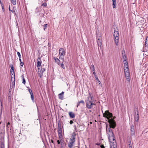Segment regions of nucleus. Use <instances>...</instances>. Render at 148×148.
Here are the masks:
<instances>
[{"mask_svg":"<svg viewBox=\"0 0 148 148\" xmlns=\"http://www.w3.org/2000/svg\"><path fill=\"white\" fill-rule=\"evenodd\" d=\"M102 112L103 117L106 118L108 120V121L109 123V127L114 129L116 126V124L114 119L112 118L113 116L112 114L109 112V110L106 111L104 113L102 111Z\"/></svg>","mask_w":148,"mask_h":148,"instance_id":"nucleus-1","label":"nucleus"},{"mask_svg":"<svg viewBox=\"0 0 148 148\" xmlns=\"http://www.w3.org/2000/svg\"><path fill=\"white\" fill-rule=\"evenodd\" d=\"M106 133L109 141L114 140V136L113 132L110 127H108V125H106Z\"/></svg>","mask_w":148,"mask_h":148,"instance_id":"nucleus-2","label":"nucleus"},{"mask_svg":"<svg viewBox=\"0 0 148 148\" xmlns=\"http://www.w3.org/2000/svg\"><path fill=\"white\" fill-rule=\"evenodd\" d=\"M114 40L116 45L118 46L119 45V33L116 30V29H114Z\"/></svg>","mask_w":148,"mask_h":148,"instance_id":"nucleus-3","label":"nucleus"},{"mask_svg":"<svg viewBox=\"0 0 148 148\" xmlns=\"http://www.w3.org/2000/svg\"><path fill=\"white\" fill-rule=\"evenodd\" d=\"M75 142V136L72 135V138H70L69 142L67 144L68 147L69 148H72L73 147V145Z\"/></svg>","mask_w":148,"mask_h":148,"instance_id":"nucleus-4","label":"nucleus"},{"mask_svg":"<svg viewBox=\"0 0 148 148\" xmlns=\"http://www.w3.org/2000/svg\"><path fill=\"white\" fill-rule=\"evenodd\" d=\"M65 51L63 48H60L59 49V58L64 61V56L65 54Z\"/></svg>","mask_w":148,"mask_h":148,"instance_id":"nucleus-5","label":"nucleus"},{"mask_svg":"<svg viewBox=\"0 0 148 148\" xmlns=\"http://www.w3.org/2000/svg\"><path fill=\"white\" fill-rule=\"evenodd\" d=\"M10 67L11 68L10 70V73L11 74L13 75H14V81H13V86H14L15 84V73L14 71V67L12 65H10Z\"/></svg>","mask_w":148,"mask_h":148,"instance_id":"nucleus-6","label":"nucleus"},{"mask_svg":"<svg viewBox=\"0 0 148 148\" xmlns=\"http://www.w3.org/2000/svg\"><path fill=\"white\" fill-rule=\"evenodd\" d=\"M93 105H95L94 103H93L91 101L87 102L86 106L88 109H91L93 107Z\"/></svg>","mask_w":148,"mask_h":148,"instance_id":"nucleus-7","label":"nucleus"},{"mask_svg":"<svg viewBox=\"0 0 148 148\" xmlns=\"http://www.w3.org/2000/svg\"><path fill=\"white\" fill-rule=\"evenodd\" d=\"M134 119L135 122L136 124H138V123L139 120V115L138 114H136V113H134Z\"/></svg>","mask_w":148,"mask_h":148,"instance_id":"nucleus-8","label":"nucleus"},{"mask_svg":"<svg viewBox=\"0 0 148 148\" xmlns=\"http://www.w3.org/2000/svg\"><path fill=\"white\" fill-rule=\"evenodd\" d=\"M98 46L101 47L102 44V37H96Z\"/></svg>","mask_w":148,"mask_h":148,"instance_id":"nucleus-9","label":"nucleus"},{"mask_svg":"<svg viewBox=\"0 0 148 148\" xmlns=\"http://www.w3.org/2000/svg\"><path fill=\"white\" fill-rule=\"evenodd\" d=\"M131 134L132 136L134 135L135 134V130L134 126L133 125L130 126Z\"/></svg>","mask_w":148,"mask_h":148,"instance_id":"nucleus-10","label":"nucleus"},{"mask_svg":"<svg viewBox=\"0 0 148 148\" xmlns=\"http://www.w3.org/2000/svg\"><path fill=\"white\" fill-rule=\"evenodd\" d=\"M124 72L125 75H130V72L129 69L128 68L125 67L124 69Z\"/></svg>","mask_w":148,"mask_h":148,"instance_id":"nucleus-11","label":"nucleus"},{"mask_svg":"<svg viewBox=\"0 0 148 148\" xmlns=\"http://www.w3.org/2000/svg\"><path fill=\"white\" fill-rule=\"evenodd\" d=\"M110 142V147H114V145L116 146V141L114 139V140H112L110 141H109Z\"/></svg>","mask_w":148,"mask_h":148,"instance_id":"nucleus-12","label":"nucleus"},{"mask_svg":"<svg viewBox=\"0 0 148 148\" xmlns=\"http://www.w3.org/2000/svg\"><path fill=\"white\" fill-rule=\"evenodd\" d=\"M2 103L1 100H0V119H1L2 110Z\"/></svg>","mask_w":148,"mask_h":148,"instance_id":"nucleus-13","label":"nucleus"},{"mask_svg":"<svg viewBox=\"0 0 148 148\" xmlns=\"http://www.w3.org/2000/svg\"><path fill=\"white\" fill-rule=\"evenodd\" d=\"M93 73L95 77V78L96 80H97V81H98V82L99 83V84H101V82H100V81L99 79L97 77V75L96 74V73H95V72H93Z\"/></svg>","mask_w":148,"mask_h":148,"instance_id":"nucleus-14","label":"nucleus"},{"mask_svg":"<svg viewBox=\"0 0 148 148\" xmlns=\"http://www.w3.org/2000/svg\"><path fill=\"white\" fill-rule=\"evenodd\" d=\"M58 132L59 136V138L60 139L61 138H62V131H58Z\"/></svg>","mask_w":148,"mask_h":148,"instance_id":"nucleus-15","label":"nucleus"},{"mask_svg":"<svg viewBox=\"0 0 148 148\" xmlns=\"http://www.w3.org/2000/svg\"><path fill=\"white\" fill-rule=\"evenodd\" d=\"M38 60H40V61H38L37 62L36 65L37 67L40 66L41 65V61L40 60V57L38 58Z\"/></svg>","mask_w":148,"mask_h":148,"instance_id":"nucleus-16","label":"nucleus"},{"mask_svg":"<svg viewBox=\"0 0 148 148\" xmlns=\"http://www.w3.org/2000/svg\"><path fill=\"white\" fill-rule=\"evenodd\" d=\"M54 59L55 60V62L58 65L60 64V61L58 58H57L55 57L54 58Z\"/></svg>","mask_w":148,"mask_h":148,"instance_id":"nucleus-17","label":"nucleus"},{"mask_svg":"<svg viewBox=\"0 0 148 148\" xmlns=\"http://www.w3.org/2000/svg\"><path fill=\"white\" fill-rule=\"evenodd\" d=\"M116 0H112V7L113 8H115L116 5Z\"/></svg>","mask_w":148,"mask_h":148,"instance_id":"nucleus-18","label":"nucleus"},{"mask_svg":"<svg viewBox=\"0 0 148 148\" xmlns=\"http://www.w3.org/2000/svg\"><path fill=\"white\" fill-rule=\"evenodd\" d=\"M64 93V92L63 91H62L61 93L59 94V98L60 99H61L62 100L63 99V95Z\"/></svg>","mask_w":148,"mask_h":148,"instance_id":"nucleus-19","label":"nucleus"},{"mask_svg":"<svg viewBox=\"0 0 148 148\" xmlns=\"http://www.w3.org/2000/svg\"><path fill=\"white\" fill-rule=\"evenodd\" d=\"M69 114L70 117L71 118H73L75 117V114L72 112H69Z\"/></svg>","mask_w":148,"mask_h":148,"instance_id":"nucleus-20","label":"nucleus"},{"mask_svg":"<svg viewBox=\"0 0 148 148\" xmlns=\"http://www.w3.org/2000/svg\"><path fill=\"white\" fill-rule=\"evenodd\" d=\"M123 62L124 65V68L126 67L128 68V63L127 61L126 60H123Z\"/></svg>","mask_w":148,"mask_h":148,"instance_id":"nucleus-21","label":"nucleus"},{"mask_svg":"<svg viewBox=\"0 0 148 148\" xmlns=\"http://www.w3.org/2000/svg\"><path fill=\"white\" fill-rule=\"evenodd\" d=\"M96 37H102L101 33L99 32V30L96 31Z\"/></svg>","mask_w":148,"mask_h":148,"instance_id":"nucleus-22","label":"nucleus"},{"mask_svg":"<svg viewBox=\"0 0 148 148\" xmlns=\"http://www.w3.org/2000/svg\"><path fill=\"white\" fill-rule=\"evenodd\" d=\"M81 103L83 104H84V101L83 100H81L79 101H78L77 103V107H78V106H79L80 105V104H81Z\"/></svg>","mask_w":148,"mask_h":148,"instance_id":"nucleus-23","label":"nucleus"},{"mask_svg":"<svg viewBox=\"0 0 148 148\" xmlns=\"http://www.w3.org/2000/svg\"><path fill=\"white\" fill-rule=\"evenodd\" d=\"M136 113V114H138L139 112L138 108L136 106L134 108V113Z\"/></svg>","mask_w":148,"mask_h":148,"instance_id":"nucleus-24","label":"nucleus"},{"mask_svg":"<svg viewBox=\"0 0 148 148\" xmlns=\"http://www.w3.org/2000/svg\"><path fill=\"white\" fill-rule=\"evenodd\" d=\"M60 145V147H64V145H66V143H65L64 141H62L61 142Z\"/></svg>","mask_w":148,"mask_h":148,"instance_id":"nucleus-25","label":"nucleus"},{"mask_svg":"<svg viewBox=\"0 0 148 148\" xmlns=\"http://www.w3.org/2000/svg\"><path fill=\"white\" fill-rule=\"evenodd\" d=\"M6 127H7V130L8 131H10V132H11L12 127L11 126H10L7 125Z\"/></svg>","mask_w":148,"mask_h":148,"instance_id":"nucleus-26","label":"nucleus"},{"mask_svg":"<svg viewBox=\"0 0 148 148\" xmlns=\"http://www.w3.org/2000/svg\"><path fill=\"white\" fill-rule=\"evenodd\" d=\"M0 148H5V145L4 143L1 142L0 143Z\"/></svg>","mask_w":148,"mask_h":148,"instance_id":"nucleus-27","label":"nucleus"},{"mask_svg":"<svg viewBox=\"0 0 148 148\" xmlns=\"http://www.w3.org/2000/svg\"><path fill=\"white\" fill-rule=\"evenodd\" d=\"M21 77L22 78V80L23 81L22 83L23 84H25V80L24 78V77L23 75H22Z\"/></svg>","mask_w":148,"mask_h":148,"instance_id":"nucleus-28","label":"nucleus"},{"mask_svg":"<svg viewBox=\"0 0 148 148\" xmlns=\"http://www.w3.org/2000/svg\"><path fill=\"white\" fill-rule=\"evenodd\" d=\"M125 77L126 79L128 81V82H130V75H125Z\"/></svg>","mask_w":148,"mask_h":148,"instance_id":"nucleus-29","label":"nucleus"},{"mask_svg":"<svg viewBox=\"0 0 148 148\" xmlns=\"http://www.w3.org/2000/svg\"><path fill=\"white\" fill-rule=\"evenodd\" d=\"M58 131H62L61 126L60 124L58 123Z\"/></svg>","mask_w":148,"mask_h":148,"instance_id":"nucleus-30","label":"nucleus"},{"mask_svg":"<svg viewBox=\"0 0 148 148\" xmlns=\"http://www.w3.org/2000/svg\"><path fill=\"white\" fill-rule=\"evenodd\" d=\"M31 98L33 102L34 103L35 101L34 99V96L33 94L31 95Z\"/></svg>","mask_w":148,"mask_h":148,"instance_id":"nucleus-31","label":"nucleus"},{"mask_svg":"<svg viewBox=\"0 0 148 148\" xmlns=\"http://www.w3.org/2000/svg\"><path fill=\"white\" fill-rule=\"evenodd\" d=\"M11 3L13 5H14L16 4V0H11Z\"/></svg>","mask_w":148,"mask_h":148,"instance_id":"nucleus-32","label":"nucleus"},{"mask_svg":"<svg viewBox=\"0 0 148 148\" xmlns=\"http://www.w3.org/2000/svg\"><path fill=\"white\" fill-rule=\"evenodd\" d=\"M8 100L9 102H12V97L11 96H9L8 97Z\"/></svg>","mask_w":148,"mask_h":148,"instance_id":"nucleus-33","label":"nucleus"},{"mask_svg":"<svg viewBox=\"0 0 148 148\" xmlns=\"http://www.w3.org/2000/svg\"><path fill=\"white\" fill-rule=\"evenodd\" d=\"M39 9L38 8H37L36 9L35 13L36 14H38L39 12Z\"/></svg>","mask_w":148,"mask_h":148,"instance_id":"nucleus-34","label":"nucleus"},{"mask_svg":"<svg viewBox=\"0 0 148 148\" xmlns=\"http://www.w3.org/2000/svg\"><path fill=\"white\" fill-rule=\"evenodd\" d=\"M90 69H92V71L94 72H95V67H94V65L93 64H92L91 66L90 67Z\"/></svg>","mask_w":148,"mask_h":148,"instance_id":"nucleus-35","label":"nucleus"},{"mask_svg":"<svg viewBox=\"0 0 148 148\" xmlns=\"http://www.w3.org/2000/svg\"><path fill=\"white\" fill-rule=\"evenodd\" d=\"M63 63V62H62V63L61 64H60L61 65V67L63 68V69H65V66H64V64Z\"/></svg>","mask_w":148,"mask_h":148,"instance_id":"nucleus-36","label":"nucleus"},{"mask_svg":"<svg viewBox=\"0 0 148 148\" xmlns=\"http://www.w3.org/2000/svg\"><path fill=\"white\" fill-rule=\"evenodd\" d=\"M122 56L125 55V51L124 49H123L122 51Z\"/></svg>","mask_w":148,"mask_h":148,"instance_id":"nucleus-37","label":"nucleus"},{"mask_svg":"<svg viewBox=\"0 0 148 148\" xmlns=\"http://www.w3.org/2000/svg\"><path fill=\"white\" fill-rule=\"evenodd\" d=\"M123 60H127V57L126 55L122 56Z\"/></svg>","mask_w":148,"mask_h":148,"instance_id":"nucleus-38","label":"nucleus"},{"mask_svg":"<svg viewBox=\"0 0 148 148\" xmlns=\"http://www.w3.org/2000/svg\"><path fill=\"white\" fill-rule=\"evenodd\" d=\"M47 24H45L44 25L43 27H44V30H45L47 28Z\"/></svg>","mask_w":148,"mask_h":148,"instance_id":"nucleus-39","label":"nucleus"},{"mask_svg":"<svg viewBox=\"0 0 148 148\" xmlns=\"http://www.w3.org/2000/svg\"><path fill=\"white\" fill-rule=\"evenodd\" d=\"M145 45L148 44V36L147 37L145 42Z\"/></svg>","mask_w":148,"mask_h":148,"instance_id":"nucleus-40","label":"nucleus"},{"mask_svg":"<svg viewBox=\"0 0 148 148\" xmlns=\"http://www.w3.org/2000/svg\"><path fill=\"white\" fill-rule=\"evenodd\" d=\"M42 5L43 6L46 7L47 6L46 3H44L42 4Z\"/></svg>","mask_w":148,"mask_h":148,"instance_id":"nucleus-41","label":"nucleus"},{"mask_svg":"<svg viewBox=\"0 0 148 148\" xmlns=\"http://www.w3.org/2000/svg\"><path fill=\"white\" fill-rule=\"evenodd\" d=\"M0 3H1V4L2 8V10H3V11L4 12V9L3 6V4H2V3H1V1L0 0Z\"/></svg>","mask_w":148,"mask_h":148,"instance_id":"nucleus-42","label":"nucleus"},{"mask_svg":"<svg viewBox=\"0 0 148 148\" xmlns=\"http://www.w3.org/2000/svg\"><path fill=\"white\" fill-rule=\"evenodd\" d=\"M89 97H90V99H91V100H92V98H93V96H91V95H90V92H89Z\"/></svg>","mask_w":148,"mask_h":148,"instance_id":"nucleus-43","label":"nucleus"},{"mask_svg":"<svg viewBox=\"0 0 148 148\" xmlns=\"http://www.w3.org/2000/svg\"><path fill=\"white\" fill-rule=\"evenodd\" d=\"M128 143H129L128 144L129 146H132V144L130 140L129 141H128Z\"/></svg>","mask_w":148,"mask_h":148,"instance_id":"nucleus-44","label":"nucleus"},{"mask_svg":"<svg viewBox=\"0 0 148 148\" xmlns=\"http://www.w3.org/2000/svg\"><path fill=\"white\" fill-rule=\"evenodd\" d=\"M17 55H18L19 58H21V55L20 53L19 52H18L17 53Z\"/></svg>","mask_w":148,"mask_h":148,"instance_id":"nucleus-45","label":"nucleus"},{"mask_svg":"<svg viewBox=\"0 0 148 148\" xmlns=\"http://www.w3.org/2000/svg\"><path fill=\"white\" fill-rule=\"evenodd\" d=\"M11 91H10L9 92V93L8 94V96L9 97V96H11Z\"/></svg>","mask_w":148,"mask_h":148,"instance_id":"nucleus-46","label":"nucleus"},{"mask_svg":"<svg viewBox=\"0 0 148 148\" xmlns=\"http://www.w3.org/2000/svg\"><path fill=\"white\" fill-rule=\"evenodd\" d=\"M24 64V63L23 62H20V65L22 67Z\"/></svg>","mask_w":148,"mask_h":148,"instance_id":"nucleus-47","label":"nucleus"},{"mask_svg":"<svg viewBox=\"0 0 148 148\" xmlns=\"http://www.w3.org/2000/svg\"><path fill=\"white\" fill-rule=\"evenodd\" d=\"M62 141H61V140H57V142L58 143V144H60L61 143V142Z\"/></svg>","mask_w":148,"mask_h":148,"instance_id":"nucleus-48","label":"nucleus"},{"mask_svg":"<svg viewBox=\"0 0 148 148\" xmlns=\"http://www.w3.org/2000/svg\"><path fill=\"white\" fill-rule=\"evenodd\" d=\"M45 70V68H42V72L43 73L44 72Z\"/></svg>","mask_w":148,"mask_h":148,"instance_id":"nucleus-49","label":"nucleus"},{"mask_svg":"<svg viewBox=\"0 0 148 148\" xmlns=\"http://www.w3.org/2000/svg\"><path fill=\"white\" fill-rule=\"evenodd\" d=\"M73 123V122L71 120V121H70V123L71 125Z\"/></svg>","mask_w":148,"mask_h":148,"instance_id":"nucleus-50","label":"nucleus"},{"mask_svg":"<svg viewBox=\"0 0 148 148\" xmlns=\"http://www.w3.org/2000/svg\"><path fill=\"white\" fill-rule=\"evenodd\" d=\"M110 148H116V146H115V145H114V147H110Z\"/></svg>","mask_w":148,"mask_h":148,"instance_id":"nucleus-51","label":"nucleus"},{"mask_svg":"<svg viewBox=\"0 0 148 148\" xmlns=\"http://www.w3.org/2000/svg\"><path fill=\"white\" fill-rule=\"evenodd\" d=\"M101 148H105L104 146L103 145H101L100 146Z\"/></svg>","mask_w":148,"mask_h":148,"instance_id":"nucleus-52","label":"nucleus"},{"mask_svg":"<svg viewBox=\"0 0 148 148\" xmlns=\"http://www.w3.org/2000/svg\"><path fill=\"white\" fill-rule=\"evenodd\" d=\"M30 94V95H32L33 94V93L32 92V91H31L30 92H29Z\"/></svg>","mask_w":148,"mask_h":148,"instance_id":"nucleus-53","label":"nucleus"},{"mask_svg":"<svg viewBox=\"0 0 148 148\" xmlns=\"http://www.w3.org/2000/svg\"><path fill=\"white\" fill-rule=\"evenodd\" d=\"M9 10L10 11H11L12 12H12V10H11L10 9V5L9 6Z\"/></svg>","mask_w":148,"mask_h":148,"instance_id":"nucleus-54","label":"nucleus"},{"mask_svg":"<svg viewBox=\"0 0 148 148\" xmlns=\"http://www.w3.org/2000/svg\"><path fill=\"white\" fill-rule=\"evenodd\" d=\"M51 142L52 143L54 144V141L52 140H51Z\"/></svg>","mask_w":148,"mask_h":148,"instance_id":"nucleus-55","label":"nucleus"},{"mask_svg":"<svg viewBox=\"0 0 148 148\" xmlns=\"http://www.w3.org/2000/svg\"><path fill=\"white\" fill-rule=\"evenodd\" d=\"M31 91H32V90L31 89H30V88L29 89L28 91L29 92H30Z\"/></svg>","mask_w":148,"mask_h":148,"instance_id":"nucleus-56","label":"nucleus"},{"mask_svg":"<svg viewBox=\"0 0 148 148\" xmlns=\"http://www.w3.org/2000/svg\"><path fill=\"white\" fill-rule=\"evenodd\" d=\"M19 61H20V62H22V61H21V58H19Z\"/></svg>","mask_w":148,"mask_h":148,"instance_id":"nucleus-57","label":"nucleus"},{"mask_svg":"<svg viewBox=\"0 0 148 148\" xmlns=\"http://www.w3.org/2000/svg\"><path fill=\"white\" fill-rule=\"evenodd\" d=\"M129 148H132V146H129Z\"/></svg>","mask_w":148,"mask_h":148,"instance_id":"nucleus-58","label":"nucleus"},{"mask_svg":"<svg viewBox=\"0 0 148 148\" xmlns=\"http://www.w3.org/2000/svg\"><path fill=\"white\" fill-rule=\"evenodd\" d=\"M10 125V123L9 122H8L7 123V125Z\"/></svg>","mask_w":148,"mask_h":148,"instance_id":"nucleus-59","label":"nucleus"},{"mask_svg":"<svg viewBox=\"0 0 148 148\" xmlns=\"http://www.w3.org/2000/svg\"><path fill=\"white\" fill-rule=\"evenodd\" d=\"M96 145H99V144L98 143H96Z\"/></svg>","mask_w":148,"mask_h":148,"instance_id":"nucleus-60","label":"nucleus"},{"mask_svg":"<svg viewBox=\"0 0 148 148\" xmlns=\"http://www.w3.org/2000/svg\"><path fill=\"white\" fill-rule=\"evenodd\" d=\"M74 127H75V130H76V126H75H75H74Z\"/></svg>","mask_w":148,"mask_h":148,"instance_id":"nucleus-61","label":"nucleus"},{"mask_svg":"<svg viewBox=\"0 0 148 148\" xmlns=\"http://www.w3.org/2000/svg\"><path fill=\"white\" fill-rule=\"evenodd\" d=\"M141 23H142V22H144V21L143 20V21H142V20H141Z\"/></svg>","mask_w":148,"mask_h":148,"instance_id":"nucleus-62","label":"nucleus"},{"mask_svg":"<svg viewBox=\"0 0 148 148\" xmlns=\"http://www.w3.org/2000/svg\"><path fill=\"white\" fill-rule=\"evenodd\" d=\"M141 23H142V22H144V21L143 20V21H142V20H141Z\"/></svg>","mask_w":148,"mask_h":148,"instance_id":"nucleus-63","label":"nucleus"},{"mask_svg":"<svg viewBox=\"0 0 148 148\" xmlns=\"http://www.w3.org/2000/svg\"><path fill=\"white\" fill-rule=\"evenodd\" d=\"M145 45L146 46H147L148 48V44H147L146 45Z\"/></svg>","mask_w":148,"mask_h":148,"instance_id":"nucleus-64","label":"nucleus"}]
</instances>
